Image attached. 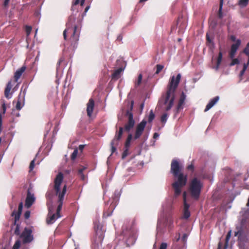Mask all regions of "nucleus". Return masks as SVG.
<instances>
[{"label":"nucleus","instance_id":"23","mask_svg":"<svg viewBox=\"0 0 249 249\" xmlns=\"http://www.w3.org/2000/svg\"><path fill=\"white\" fill-rule=\"evenodd\" d=\"M241 41L240 39H237L236 41V43L233 44L231 46V51L236 52L238 50L239 47L241 45Z\"/></svg>","mask_w":249,"mask_h":249},{"label":"nucleus","instance_id":"44","mask_svg":"<svg viewBox=\"0 0 249 249\" xmlns=\"http://www.w3.org/2000/svg\"><path fill=\"white\" fill-rule=\"evenodd\" d=\"M188 235L186 233H184L183 234L182 237H181V241L182 243L184 244L186 243Z\"/></svg>","mask_w":249,"mask_h":249},{"label":"nucleus","instance_id":"30","mask_svg":"<svg viewBox=\"0 0 249 249\" xmlns=\"http://www.w3.org/2000/svg\"><path fill=\"white\" fill-rule=\"evenodd\" d=\"M249 65V63H248V62H247V63H244V64L243 69L240 71V76L241 77V76H242L244 74L245 72L246 71V70H247Z\"/></svg>","mask_w":249,"mask_h":249},{"label":"nucleus","instance_id":"27","mask_svg":"<svg viewBox=\"0 0 249 249\" xmlns=\"http://www.w3.org/2000/svg\"><path fill=\"white\" fill-rule=\"evenodd\" d=\"M231 231H230L228 232V233L226 235V239H225V245H224V249H227L228 248L229 241L231 236Z\"/></svg>","mask_w":249,"mask_h":249},{"label":"nucleus","instance_id":"17","mask_svg":"<svg viewBox=\"0 0 249 249\" xmlns=\"http://www.w3.org/2000/svg\"><path fill=\"white\" fill-rule=\"evenodd\" d=\"M24 106V96L20 93L18 96V101L16 105V108L17 110H19Z\"/></svg>","mask_w":249,"mask_h":249},{"label":"nucleus","instance_id":"39","mask_svg":"<svg viewBox=\"0 0 249 249\" xmlns=\"http://www.w3.org/2000/svg\"><path fill=\"white\" fill-rule=\"evenodd\" d=\"M222 53L221 51L219 52L217 58L216 63L218 64H221L222 59Z\"/></svg>","mask_w":249,"mask_h":249},{"label":"nucleus","instance_id":"29","mask_svg":"<svg viewBox=\"0 0 249 249\" xmlns=\"http://www.w3.org/2000/svg\"><path fill=\"white\" fill-rule=\"evenodd\" d=\"M243 53L248 56V62L249 63V42L247 44L245 48L243 50Z\"/></svg>","mask_w":249,"mask_h":249},{"label":"nucleus","instance_id":"62","mask_svg":"<svg viewBox=\"0 0 249 249\" xmlns=\"http://www.w3.org/2000/svg\"><path fill=\"white\" fill-rule=\"evenodd\" d=\"M89 6H87L85 9V12H87L88 11V10L89 9Z\"/></svg>","mask_w":249,"mask_h":249},{"label":"nucleus","instance_id":"64","mask_svg":"<svg viewBox=\"0 0 249 249\" xmlns=\"http://www.w3.org/2000/svg\"><path fill=\"white\" fill-rule=\"evenodd\" d=\"M247 206H249V198H248V202H247Z\"/></svg>","mask_w":249,"mask_h":249},{"label":"nucleus","instance_id":"49","mask_svg":"<svg viewBox=\"0 0 249 249\" xmlns=\"http://www.w3.org/2000/svg\"><path fill=\"white\" fill-rule=\"evenodd\" d=\"M235 53H236V52H235L230 51V53H229L230 57L231 59H233V57H234Z\"/></svg>","mask_w":249,"mask_h":249},{"label":"nucleus","instance_id":"51","mask_svg":"<svg viewBox=\"0 0 249 249\" xmlns=\"http://www.w3.org/2000/svg\"><path fill=\"white\" fill-rule=\"evenodd\" d=\"M64 59L63 57H61L59 58V59L57 63V65L58 67H59L61 63L64 61Z\"/></svg>","mask_w":249,"mask_h":249},{"label":"nucleus","instance_id":"6","mask_svg":"<svg viewBox=\"0 0 249 249\" xmlns=\"http://www.w3.org/2000/svg\"><path fill=\"white\" fill-rule=\"evenodd\" d=\"M202 187L203 184L196 178H194L191 180L188 190L193 198L196 200L199 198Z\"/></svg>","mask_w":249,"mask_h":249},{"label":"nucleus","instance_id":"18","mask_svg":"<svg viewBox=\"0 0 249 249\" xmlns=\"http://www.w3.org/2000/svg\"><path fill=\"white\" fill-rule=\"evenodd\" d=\"M25 70L26 67L22 66L15 72L14 74V79L15 82H18V80L20 78L22 73L25 71Z\"/></svg>","mask_w":249,"mask_h":249},{"label":"nucleus","instance_id":"35","mask_svg":"<svg viewBox=\"0 0 249 249\" xmlns=\"http://www.w3.org/2000/svg\"><path fill=\"white\" fill-rule=\"evenodd\" d=\"M129 148H124V150L122 154V158L123 159H124L126 156L129 155Z\"/></svg>","mask_w":249,"mask_h":249},{"label":"nucleus","instance_id":"58","mask_svg":"<svg viewBox=\"0 0 249 249\" xmlns=\"http://www.w3.org/2000/svg\"><path fill=\"white\" fill-rule=\"evenodd\" d=\"M158 137H159V134L157 133H155L154 134V136H153V138L156 139V138H157Z\"/></svg>","mask_w":249,"mask_h":249},{"label":"nucleus","instance_id":"60","mask_svg":"<svg viewBox=\"0 0 249 249\" xmlns=\"http://www.w3.org/2000/svg\"><path fill=\"white\" fill-rule=\"evenodd\" d=\"M79 2V0H76L74 2V3H73L74 5H77V4H78Z\"/></svg>","mask_w":249,"mask_h":249},{"label":"nucleus","instance_id":"61","mask_svg":"<svg viewBox=\"0 0 249 249\" xmlns=\"http://www.w3.org/2000/svg\"><path fill=\"white\" fill-rule=\"evenodd\" d=\"M85 2V0H81V1H80V4L81 6H83L84 3Z\"/></svg>","mask_w":249,"mask_h":249},{"label":"nucleus","instance_id":"52","mask_svg":"<svg viewBox=\"0 0 249 249\" xmlns=\"http://www.w3.org/2000/svg\"><path fill=\"white\" fill-rule=\"evenodd\" d=\"M132 137H133L132 135L131 134H128L126 140L131 141V140L132 139Z\"/></svg>","mask_w":249,"mask_h":249},{"label":"nucleus","instance_id":"13","mask_svg":"<svg viewBox=\"0 0 249 249\" xmlns=\"http://www.w3.org/2000/svg\"><path fill=\"white\" fill-rule=\"evenodd\" d=\"M23 209V203L20 202L18 205V211H13L11 213V216L14 217L15 219V224L17 223V222L18 221L20 217L22 211Z\"/></svg>","mask_w":249,"mask_h":249},{"label":"nucleus","instance_id":"57","mask_svg":"<svg viewBox=\"0 0 249 249\" xmlns=\"http://www.w3.org/2000/svg\"><path fill=\"white\" fill-rule=\"evenodd\" d=\"M79 175L80 176V177L82 180L85 179V176H84V174H79Z\"/></svg>","mask_w":249,"mask_h":249},{"label":"nucleus","instance_id":"5","mask_svg":"<svg viewBox=\"0 0 249 249\" xmlns=\"http://www.w3.org/2000/svg\"><path fill=\"white\" fill-rule=\"evenodd\" d=\"M63 180V175L62 173H59L56 177H55L54 181V190L55 192L56 196L58 197V205L56 210L57 217H60L61 216L60 212L62 209L63 205V201L64 199V196L66 193L67 185H65L62 189V191L60 192V185Z\"/></svg>","mask_w":249,"mask_h":249},{"label":"nucleus","instance_id":"41","mask_svg":"<svg viewBox=\"0 0 249 249\" xmlns=\"http://www.w3.org/2000/svg\"><path fill=\"white\" fill-rule=\"evenodd\" d=\"M20 242L18 240L15 242V243L13 247V249H18L20 247Z\"/></svg>","mask_w":249,"mask_h":249},{"label":"nucleus","instance_id":"16","mask_svg":"<svg viewBox=\"0 0 249 249\" xmlns=\"http://www.w3.org/2000/svg\"><path fill=\"white\" fill-rule=\"evenodd\" d=\"M94 107V101L92 98H90L87 104V112L89 117H90L93 112Z\"/></svg>","mask_w":249,"mask_h":249},{"label":"nucleus","instance_id":"28","mask_svg":"<svg viewBox=\"0 0 249 249\" xmlns=\"http://www.w3.org/2000/svg\"><path fill=\"white\" fill-rule=\"evenodd\" d=\"M224 0H220L219 8L218 10V17L220 18H222L223 17L222 15V7L223 4Z\"/></svg>","mask_w":249,"mask_h":249},{"label":"nucleus","instance_id":"12","mask_svg":"<svg viewBox=\"0 0 249 249\" xmlns=\"http://www.w3.org/2000/svg\"><path fill=\"white\" fill-rule=\"evenodd\" d=\"M183 218L188 219L190 216V213L189 210L190 205L187 203L186 200V192L184 191L183 193Z\"/></svg>","mask_w":249,"mask_h":249},{"label":"nucleus","instance_id":"4","mask_svg":"<svg viewBox=\"0 0 249 249\" xmlns=\"http://www.w3.org/2000/svg\"><path fill=\"white\" fill-rule=\"evenodd\" d=\"M63 180V175L62 173H59L56 177H55L54 181V190L55 192L56 196L58 197V205L56 210L57 217H60L61 216L60 212L62 209L63 205V201L64 199V196L66 193L67 185H65L62 189V191L60 192V185Z\"/></svg>","mask_w":249,"mask_h":249},{"label":"nucleus","instance_id":"36","mask_svg":"<svg viewBox=\"0 0 249 249\" xmlns=\"http://www.w3.org/2000/svg\"><path fill=\"white\" fill-rule=\"evenodd\" d=\"M249 0H240L238 4L240 6L244 7L247 5Z\"/></svg>","mask_w":249,"mask_h":249},{"label":"nucleus","instance_id":"2","mask_svg":"<svg viewBox=\"0 0 249 249\" xmlns=\"http://www.w3.org/2000/svg\"><path fill=\"white\" fill-rule=\"evenodd\" d=\"M181 167L178 161L176 160L172 161L171 164V172L177 180L172 183L174 190V196L177 197L181 193V189L187 183V176L181 172Z\"/></svg>","mask_w":249,"mask_h":249},{"label":"nucleus","instance_id":"20","mask_svg":"<svg viewBox=\"0 0 249 249\" xmlns=\"http://www.w3.org/2000/svg\"><path fill=\"white\" fill-rule=\"evenodd\" d=\"M219 99V98L218 96H215V97L211 99L206 106L204 111L206 112L208 110H209L210 108H211L217 102Z\"/></svg>","mask_w":249,"mask_h":249},{"label":"nucleus","instance_id":"24","mask_svg":"<svg viewBox=\"0 0 249 249\" xmlns=\"http://www.w3.org/2000/svg\"><path fill=\"white\" fill-rule=\"evenodd\" d=\"M2 111L0 112V133L2 130V114H4L6 112V106L5 103H3L2 105Z\"/></svg>","mask_w":249,"mask_h":249},{"label":"nucleus","instance_id":"9","mask_svg":"<svg viewBox=\"0 0 249 249\" xmlns=\"http://www.w3.org/2000/svg\"><path fill=\"white\" fill-rule=\"evenodd\" d=\"M95 235L94 239V243L97 246L101 245L104 238V231L102 227L97 225L95 226Z\"/></svg>","mask_w":249,"mask_h":249},{"label":"nucleus","instance_id":"56","mask_svg":"<svg viewBox=\"0 0 249 249\" xmlns=\"http://www.w3.org/2000/svg\"><path fill=\"white\" fill-rule=\"evenodd\" d=\"M220 65V64H218V63H216V65L214 67V69H215L216 71H217L219 69Z\"/></svg>","mask_w":249,"mask_h":249},{"label":"nucleus","instance_id":"50","mask_svg":"<svg viewBox=\"0 0 249 249\" xmlns=\"http://www.w3.org/2000/svg\"><path fill=\"white\" fill-rule=\"evenodd\" d=\"M10 0H4L3 5L4 7H7L9 3Z\"/></svg>","mask_w":249,"mask_h":249},{"label":"nucleus","instance_id":"63","mask_svg":"<svg viewBox=\"0 0 249 249\" xmlns=\"http://www.w3.org/2000/svg\"><path fill=\"white\" fill-rule=\"evenodd\" d=\"M239 233V231H235L234 232V236H237L238 235Z\"/></svg>","mask_w":249,"mask_h":249},{"label":"nucleus","instance_id":"25","mask_svg":"<svg viewBox=\"0 0 249 249\" xmlns=\"http://www.w3.org/2000/svg\"><path fill=\"white\" fill-rule=\"evenodd\" d=\"M58 218V217H57L56 214L53 213L51 216H50L49 218H48L47 219V223L48 224H53L55 221V220Z\"/></svg>","mask_w":249,"mask_h":249},{"label":"nucleus","instance_id":"45","mask_svg":"<svg viewBox=\"0 0 249 249\" xmlns=\"http://www.w3.org/2000/svg\"><path fill=\"white\" fill-rule=\"evenodd\" d=\"M30 213H31L29 211H27L25 212L24 214V218L26 219H28L30 217Z\"/></svg>","mask_w":249,"mask_h":249},{"label":"nucleus","instance_id":"21","mask_svg":"<svg viewBox=\"0 0 249 249\" xmlns=\"http://www.w3.org/2000/svg\"><path fill=\"white\" fill-rule=\"evenodd\" d=\"M12 87V85L11 84V81H9L7 84L6 87L4 90V96L7 99L11 98V96H10V92Z\"/></svg>","mask_w":249,"mask_h":249},{"label":"nucleus","instance_id":"47","mask_svg":"<svg viewBox=\"0 0 249 249\" xmlns=\"http://www.w3.org/2000/svg\"><path fill=\"white\" fill-rule=\"evenodd\" d=\"M167 244L166 243H162L159 249H167Z\"/></svg>","mask_w":249,"mask_h":249},{"label":"nucleus","instance_id":"7","mask_svg":"<svg viewBox=\"0 0 249 249\" xmlns=\"http://www.w3.org/2000/svg\"><path fill=\"white\" fill-rule=\"evenodd\" d=\"M134 105V101H131L129 104V108L125 113V115L128 117V122L124 125V129L127 132H129L133 128L135 124V121L133 119V115L132 112Z\"/></svg>","mask_w":249,"mask_h":249},{"label":"nucleus","instance_id":"53","mask_svg":"<svg viewBox=\"0 0 249 249\" xmlns=\"http://www.w3.org/2000/svg\"><path fill=\"white\" fill-rule=\"evenodd\" d=\"M84 146H85L84 145H82V144L80 145L79 146V150L82 152L83 150Z\"/></svg>","mask_w":249,"mask_h":249},{"label":"nucleus","instance_id":"43","mask_svg":"<svg viewBox=\"0 0 249 249\" xmlns=\"http://www.w3.org/2000/svg\"><path fill=\"white\" fill-rule=\"evenodd\" d=\"M35 160L34 159L33 160H32L31 161V162L30 164L29 168H30V171L33 170L35 167Z\"/></svg>","mask_w":249,"mask_h":249},{"label":"nucleus","instance_id":"34","mask_svg":"<svg viewBox=\"0 0 249 249\" xmlns=\"http://www.w3.org/2000/svg\"><path fill=\"white\" fill-rule=\"evenodd\" d=\"M163 68L164 67L163 65L157 64L156 65V71L155 72V74H159Z\"/></svg>","mask_w":249,"mask_h":249},{"label":"nucleus","instance_id":"14","mask_svg":"<svg viewBox=\"0 0 249 249\" xmlns=\"http://www.w3.org/2000/svg\"><path fill=\"white\" fill-rule=\"evenodd\" d=\"M35 201V197L34 194H31L30 190L27 191V196L25 200V206L29 208H30Z\"/></svg>","mask_w":249,"mask_h":249},{"label":"nucleus","instance_id":"19","mask_svg":"<svg viewBox=\"0 0 249 249\" xmlns=\"http://www.w3.org/2000/svg\"><path fill=\"white\" fill-rule=\"evenodd\" d=\"M124 68H119L113 71L111 75L112 80H117L121 77V72L124 71Z\"/></svg>","mask_w":249,"mask_h":249},{"label":"nucleus","instance_id":"54","mask_svg":"<svg viewBox=\"0 0 249 249\" xmlns=\"http://www.w3.org/2000/svg\"><path fill=\"white\" fill-rule=\"evenodd\" d=\"M231 39L232 41H236V37L234 36H231Z\"/></svg>","mask_w":249,"mask_h":249},{"label":"nucleus","instance_id":"26","mask_svg":"<svg viewBox=\"0 0 249 249\" xmlns=\"http://www.w3.org/2000/svg\"><path fill=\"white\" fill-rule=\"evenodd\" d=\"M13 225L16 226V228L14 231V233L17 235H20V224L18 223V221L17 222L16 224H15V219H14Z\"/></svg>","mask_w":249,"mask_h":249},{"label":"nucleus","instance_id":"8","mask_svg":"<svg viewBox=\"0 0 249 249\" xmlns=\"http://www.w3.org/2000/svg\"><path fill=\"white\" fill-rule=\"evenodd\" d=\"M123 130V127H119V131L116 132L114 139L110 143L111 154L115 153L116 151V146L118 145L119 141L122 137Z\"/></svg>","mask_w":249,"mask_h":249},{"label":"nucleus","instance_id":"15","mask_svg":"<svg viewBox=\"0 0 249 249\" xmlns=\"http://www.w3.org/2000/svg\"><path fill=\"white\" fill-rule=\"evenodd\" d=\"M186 95L182 92L180 95L178 105L176 107V112L178 113L180 110L183 108V106L185 104V101L186 99Z\"/></svg>","mask_w":249,"mask_h":249},{"label":"nucleus","instance_id":"33","mask_svg":"<svg viewBox=\"0 0 249 249\" xmlns=\"http://www.w3.org/2000/svg\"><path fill=\"white\" fill-rule=\"evenodd\" d=\"M78 154V149L77 148L75 149L71 155V160H74L77 156Z\"/></svg>","mask_w":249,"mask_h":249},{"label":"nucleus","instance_id":"40","mask_svg":"<svg viewBox=\"0 0 249 249\" xmlns=\"http://www.w3.org/2000/svg\"><path fill=\"white\" fill-rule=\"evenodd\" d=\"M239 63V61L237 58L232 59L231 62L230 63V66H232L236 64H238Z\"/></svg>","mask_w":249,"mask_h":249},{"label":"nucleus","instance_id":"10","mask_svg":"<svg viewBox=\"0 0 249 249\" xmlns=\"http://www.w3.org/2000/svg\"><path fill=\"white\" fill-rule=\"evenodd\" d=\"M20 237L23 239V242L24 244L31 242L34 239L32 229L28 228H25L21 234Z\"/></svg>","mask_w":249,"mask_h":249},{"label":"nucleus","instance_id":"22","mask_svg":"<svg viewBox=\"0 0 249 249\" xmlns=\"http://www.w3.org/2000/svg\"><path fill=\"white\" fill-rule=\"evenodd\" d=\"M115 206L114 204H111L109 208V210L108 211L105 212L103 214V216L105 217H107L110 216L114 209Z\"/></svg>","mask_w":249,"mask_h":249},{"label":"nucleus","instance_id":"32","mask_svg":"<svg viewBox=\"0 0 249 249\" xmlns=\"http://www.w3.org/2000/svg\"><path fill=\"white\" fill-rule=\"evenodd\" d=\"M155 118V114L153 111L151 110L148 116V122L151 123Z\"/></svg>","mask_w":249,"mask_h":249},{"label":"nucleus","instance_id":"1","mask_svg":"<svg viewBox=\"0 0 249 249\" xmlns=\"http://www.w3.org/2000/svg\"><path fill=\"white\" fill-rule=\"evenodd\" d=\"M81 27V21L79 19H76L74 15H71L66 23V28L63 33L64 39L66 41L64 43L65 46L70 47L72 50L77 47L80 37Z\"/></svg>","mask_w":249,"mask_h":249},{"label":"nucleus","instance_id":"59","mask_svg":"<svg viewBox=\"0 0 249 249\" xmlns=\"http://www.w3.org/2000/svg\"><path fill=\"white\" fill-rule=\"evenodd\" d=\"M222 246V244L221 242H219L218 244V248L217 249H221Z\"/></svg>","mask_w":249,"mask_h":249},{"label":"nucleus","instance_id":"3","mask_svg":"<svg viewBox=\"0 0 249 249\" xmlns=\"http://www.w3.org/2000/svg\"><path fill=\"white\" fill-rule=\"evenodd\" d=\"M181 74L178 73L176 77H171L167 87V91L164 99V105H166L165 110L166 111L171 109L173 106L175 100V92L181 79Z\"/></svg>","mask_w":249,"mask_h":249},{"label":"nucleus","instance_id":"42","mask_svg":"<svg viewBox=\"0 0 249 249\" xmlns=\"http://www.w3.org/2000/svg\"><path fill=\"white\" fill-rule=\"evenodd\" d=\"M142 74H140L139 75V76H138V77L137 82L136 83V85L137 86H139L141 83L142 80Z\"/></svg>","mask_w":249,"mask_h":249},{"label":"nucleus","instance_id":"55","mask_svg":"<svg viewBox=\"0 0 249 249\" xmlns=\"http://www.w3.org/2000/svg\"><path fill=\"white\" fill-rule=\"evenodd\" d=\"M206 39H207V41L209 42H211L212 40L211 39H210L209 35H208V34H207L206 35Z\"/></svg>","mask_w":249,"mask_h":249},{"label":"nucleus","instance_id":"37","mask_svg":"<svg viewBox=\"0 0 249 249\" xmlns=\"http://www.w3.org/2000/svg\"><path fill=\"white\" fill-rule=\"evenodd\" d=\"M32 27L31 26L26 25L25 26V32L26 33V36H28L30 34H31V32L32 31Z\"/></svg>","mask_w":249,"mask_h":249},{"label":"nucleus","instance_id":"48","mask_svg":"<svg viewBox=\"0 0 249 249\" xmlns=\"http://www.w3.org/2000/svg\"><path fill=\"white\" fill-rule=\"evenodd\" d=\"M130 142H131V141L126 140L125 143H124V148H129V147L130 146Z\"/></svg>","mask_w":249,"mask_h":249},{"label":"nucleus","instance_id":"31","mask_svg":"<svg viewBox=\"0 0 249 249\" xmlns=\"http://www.w3.org/2000/svg\"><path fill=\"white\" fill-rule=\"evenodd\" d=\"M168 119V114L166 113H163L160 118V121L163 124H165Z\"/></svg>","mask_w":249,"mask_h":249},{"label":"nucleus","instance_id":"46","mask_svg":"<svg viewBox=\"0 0 249 249\" xmlns=\"http://www.w3.org/2000/svg\"><path fill=\"white\" fill-rule=\"evenodd\" d=\"M86 169V167L84 166H81V168H80L78 170V174H83V171Z\"/></svg>","mask_w":249,"mask_h":249},{"label":"nucleus","instance_id":"11","mask_svg":"<svg viewBox=\"0 0 249 249\" xmlns=\"http://www.w3.org/2000/svg\"><path fill=\"white\" fill-rule=\"evenodd\" d=\"M146 123L147 122L145 120H143L137 125L134 135V139H138L141 136L145 127Z\"/></svg>","mask_w":249,"mask_h":249},{"label":"nucleus","instance_id":"38","mask_svg":"<svg viewBox=\"0 0 249 249\" xmlns=\"http://www.w3.org/2000/svg\"><path fill=\"white\" fill-rule=\"evenodd\" d=\"M187 169L188 171H191L192 173H194L195 170L194 164L192 163L191 164L188 165L187 167Z\"/></svg>","mask_w":249,"mask_h":249}]
</instances>
